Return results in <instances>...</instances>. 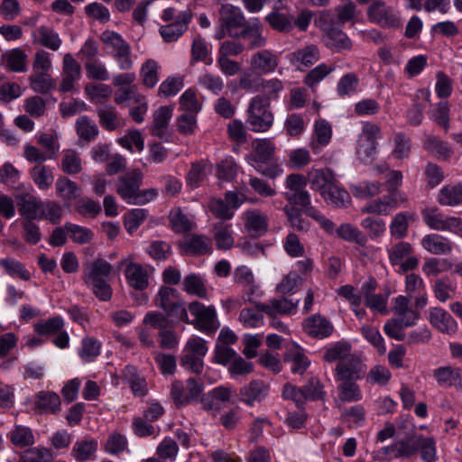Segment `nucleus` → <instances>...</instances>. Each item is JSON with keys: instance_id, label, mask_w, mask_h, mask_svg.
<instances>
[{"instance_id": "obj_52", "label": "nucleus", "mask_w": 462, "mask_h": 462, "mask_svg": "<svg viewBox=\"0 0 462 462\" xmlns=\"http://www.w3.org/2000/svg\"><path fill=\"white\" fill-rule=\"evenodd\" d=\"M336 236L347 242H354L357 245H365L367 239L362 232L355 226L344 223L336 229Z\"/></svg>"}, {"instance_id": "obj_35", "label": "nucleus", "mask_w": 462, "mask_h": 462, "mask_svg": "<svg viewBox=\"0 0 462 462\" xmlns=\"http://www.w3.org/2000/svg\"><path fill=\"white\" fill-rule=\"evenodd\" d=\"M213 238L217 249L228 250L232 248L235 244L232 225L223 221L216 223L213 226Z\"/></svg>"}, {"instance_id": "obj_40", "label": "nucleus", "mask_w": 462, "mask_h": 462, "mask_svg": "<svg viewBox=\"0 0 462 462\" xmlns=\"http://www.w3.org/2000/svg\"><path fill=\"white\" fill-rule=\"evenodd\" d=\"M326 37V45L333 51L341 52L352 48V42L348 36L337 28L330 30Z\"/></svg>"}, {"instance_id": "obj_33", "label": "nucleus", "mask_w": 462, "mask_h": 462, "mask_svg": "<svg viewBox=\"0 0 462 462\" xmlns=\"http://www.w3.org/2000/svg\"><path fill=\"white\" fill-rule=\"evenodd\" d=\"M320 196L328 204L336 208L346 207L351 201L348 192L338 185L337 180Z\"/></svg>"}, {"instance_id": "obj_30", "label": "nucleus", "mask_w": 462, "mask_h": 462, "mask_svg": "<svg viewBox=\"0 0 462 462\" xmlns=\"http://www.w3.org/2000/svg\"><path fill=\"white\" fill-rule=\"evenodd\" d=\"M32 35L34 43L48 48L53 51H58L62 42L58 32L47 26L37 27L32 32Z\"/></svg>"}, {"instance_id": "obj_1", "label": "nucleus", "mask_w": 462, "mask_h": 462, "mask_svg": "<svg viewBox=\"0 0 462 462\" xmlns=\"http://www.w3.org/2000/svg\"><path fill=\"white\" fill-rule=\"evenodd\" d=\"M143 180V173L138 169H134L121 176L117 185V193L129 204L145 205L154 200L158 196V190L154 188L140 190Z\"/></svg>"}, {"instance_id": "obj_46", "label": "nucleus", "mask_w": 462, "mask_h": 462, "mask_svg": "<svg viewBox=\"0 0 462 462\" xmlns=\"http://www.w3.org/2000/svg\"><path fill=\"white\" fill-rule=\"evenodd\" d=\"M124 378L128 382L133 393L135 396H144L147 392V383L143 377L137 374L134 366H126L124 372Z\"/></svg>"}, {"instance_id": "obj_50", "label": "nucleus", "mask_w": 462, "mask_h": 462, "mask_svg": "<svg viewBox=\"0 0 462 462\" xmlns=\"http://www.w3.org/2000/svg\"><path fill=\"white\" fill-rule=\"evenodd\" d=\"M186 249L193 254H205L211 250V241L202 235H190L184 240Z\"/></svg>"}, {"instance_id": "obj_54", "label": "nucleus", "mask_w": 462, "mask_h": 462, "mask_svg": "<svg viewBox=\"0 0 462 462\" xmlns=\"http://www.w3.org/2000/svg\"><path fill=\"white\" fill-rule=\"evenodd\" d=\"M423 148L443 159H448L452 153V150L447 143L433 135L425 136Z\"/></svg>"}, {"instance_id": "obj_24", "label": "nucleus", "mask_w": 462, "mask_h": 462, "mask_svg": "<svg viewBox=\"0 0 462 462\" xmlns=\"http://www.w3.org/2000/svg\"><path fill=\"white\" fill-rule=\"evenodd\" d=\"M319 58V49L315 44L305 45L290 54V61L299 69L312 66Z\"/></svg>"}, {"instance_id": "obj_64", "label": "nucleus", "mask_w": 462, "mask_h": 462, "mask_svg": "<svg viewBox=\"0 0 462 462\" xmlns=\"http://www.w3.org/2000/svg\"><path fill=\"white\" fill-rule=\"evenodd\" d=\"M23 462H51L53 459L52 453L44 447L29 448L22 456Z\"/></svg>"}, {"instance_id": "obj_18", "label": "nucleus", "mask_w": 462, "mask_h": 462, "mask_svg": "<svg viewBox=\"0 0 462 462\" xmlns=\"http://www.w3.org/2000/svg\"><path fill=\"white\" fill-rule=\"evenodd\" d=\"M375 282L370 281L362 285L361 294L365 299V304L374 312L380 314H387V299L388 294L374 293Z\"/></svg>"}, {"instance_id": "obj_48", "label": "nucleus", "mask_w": 462, "mask_h": 462, "mask_svg": "<svg viewBox=\"0 0 462 462\" xmlns=\"http://www.w3.org/2000/svg\"><path fill=\"white\" fill-rule=\"evenodd\" d=\"M438 201L443 206L449 207L462 203V183L443 187L439 191Z\"/></svg>"}, {"instance_id": "obj_53", "label": "nucleus", "mask_w": 462, "mask_h": 462, "mask_svg": "<svg viewBox=\"0 0 462 462\" xmlns=\"http://www.w3.org/2000/svg\"><path fill=\"white\" fill-rule=\"evenodd\" d=\"M62 171L68 174H77L81 171L82 164L79 154L73 149H67L62 152L60 162Z\"/></svg>"}, {"instance_id": "obj_8", "label": "nucleus", "mask_w": 462, "mask_h": 462, "mask_svg": "<svg viewBox=\"0 0 462 462\" xmlns=\"http://www.w3.org/2000/svg\"><path fill=\"white\" fill-rule=\"evenodd\" d=\"M189 311L195 318L189 324H193L198 329L213 333L219 328L214 306H205L199 301H193L189 304Z\"/></svg>"}, {"instance_id": "obj_21", "label": "nucleus", "mask_w": 462, "mask_h": 462, "mask_svg": "<svg viewBox=\"0 0 462 462\" xmlns=\"http://www.w3.org/2000/svg\"><path fill=\"white\" fill-rule=\"evenodd\" d=\"M304 331L312 337L324 338L333 332L331 322L321 315H312L303 323Z\"/></svg>"}, {"instance_id": "obj_42", "label": "nucleus", "mask_w": 462, "mask_h": 462, "mask_svg": "<svg viewBox=\"0 0 462 462\" xmlns=\"http://www.w3.org/2000/svg\"><path fill=\"white\" fill-rule=\"evenodd\" d=\"M97 449V441L93 439H79L72 448V456L77 461L88 460Z\"/></svg>"}, {"instance_id": "obj_59", "label": "nucleus", "mask_w": 462, "mask_h": 462, "mask_svg": "<svg viewBox=\"0 0 462 462\" xmlns=\"http://www.w3.org/2000/svg\"><path fill=\"white\" fill-rule=\"evenodd\" d=\"M395 200L391 197H383L380 199L371 201L365 207L362 208V213H372L378 215H387L395 208Z\"/></svg>"}, {"instance_id": "obj_56", "label": "nucleus", "mask_w": 462, "mask_h": 462, "mask_svg": "<svg viewBox=\"0 0 462 462\" xmlns=\"http://www.w3.org/2000/svg\"><path fill=\"white\" fill-rule=\"evenodd\" d=\"M75 127L79 137L87 142L95 139L98 134V129L95 122L86 116H82L77 119Z\"/></svg>"}, {"instance_id": "obj_13", "label": "nucleus", "mask_w": 462, "mask_h": 462, "mask_svg": "<svg viewBox=\"0 0 462 462\" xmlns=\"http://www.w3.org/2000/svg\"><path fill=\"white\" fill-rule=\"evenodd\" d=\"M367 14L371 21L382 26L399 27L402 23L393 9L381 1L374 2L368 8Z\"/></svg>"}, {"instance_id": "obj_15", "label": "nucleus", "mask_w": 462, "mask_h": 462, "mask_svg": "<svg viewBox=\"0 0 462 462\" xmlns=\"http://www.w3.org/2000/svg\"><path fill=\"white\" fill-rule=\"evenodd\" d=\"M428 319L439 332L453 335L457 330V323L445 310L434 307L429 310Z\"/></svg>"}, {"instance_id": "obj_7", "label": "nucleus", "mask_w": 462, "mask_h": 462, "mask_svg": "<svg viewBox=\"0 0 462 462\" xmlns=\"http://www.w3.org/2000/svg\"><path fill=\"white\" fill-rule=\"evenodd\" d=\"M203 383L190 377L185 383L175 381L171 383V396L177 407L187 406L193 402L200 400L203 392Z\"/></svg>"}, {"instance_id": "obj_61", "label": "nucleus", "mask_w": 462, "mask_h": 462, "mask_svg": "<svg viewBox=\"0 0 462 462\" xmlns=\"http://www.w3.org/2000/svg\"><path fill=\"white\" fill-rule=\"evenodd\" d=\"M183 291L189 294L196 295L199 298H206L207 289L202 278L199 275L190 273L183 280Z\"/></svg>"}, {"instance_id": "obj_49", "label": "nucleus", "mask_w": 462, "mask_h": 462, "mask_svg": "<svg viewBox=\"0 0 462 462\" xmlns=\"http://www.w3.org/2000/svg\"><path fill=\"white\" fill-rule=\"evenodd\" d=\"M461 374V369L449 365L440 366L433 371V376L441 387H451Z\"/></svg>"}, {"instance_id": "obj_43", "label": "nucleus", "mask_w": 462, "mask_h": 462, "mask_svg": "<svg viewBox=\"0 0 462 462\" xmlns=\"http://www.w3.org/2000/svg\"><path fill=\"white\" fill-rule=\"evenodd\" d=\"M29 80L31 88L37 93L46 94L56 88V80L49 72H34Z\"/></svg>"}, {"instance_id": "obj_38", "label": "nucleus", "mask_w": 462, "mask_h": 462, "mask_svg": "<svg viewBox=\"0 0 462 462\" xmlns=\"http://www.w3.org/2000/svg\"><path fill=\"white\" fill-rule=\"evenodd\" d=\"M55 189L58 197L64 201H71L81 194L80 187L66 177H60L55 182Z\"/></svg>"}, {"instance_id": "obj_12", "label": "nucleus", "mask_w": 462, "mask_h": 462, "mask_svg": "<svg viewBox=\"0 0 462 462\" xmlns=\"http://www.w3.org/2000/svg\"><path fill=\"white\" fill-rule=\"evenodd\" d=\"M81 77V67L70 53L63 57L62 61V79L59 86L60 92H70L74 89V84Z\"/></svg>"}, {"instance_id": "obj_47", "label": "nucleus", "mask_w": 462, "mask_h": 462, "mask_svg": "<svg viewBox=\"0 0 462 462\" xmlns=\"http://www.w3.org/2000/svg\"><path fill=\"white\" fill-rule=\"evenodd\" d=\"M161 67L157 61L149 59L145 60L140 70V76L143 86L152 88L159 81V70Z\"/></svg>"}, {"instance_id": "obj_34", "label": "nucleus", "mask_w": 462, "mask_h": 462, "mask_svg": "<svg viewBox=\"0 0 462 462\" xmlns=\"http://www.w3.org/2000/svg\"><path fill=\"white\" fill-rule=\"evenodd\" d=\"M314 139L310 143L314 152H319L320 147L327 146L332 137L331 125L325 119L316 120L314 123Z\"/></svg>"}, {"instance_id": "obj_22", "label": "nucleus", "mask_w": 462, "mask_h": 462, "mask_svg": "<svg viewBox=\"0 0 462 462\" xmlns=\"http://www.w3.org/2000/svg\"><path fill=\"white\" fill-rule=\"evenodd\" d=\"M245 228L253 236H261L268 227V217L257 209L246 210L243 213Z\"/></svg>"}, {"instance_id": "obj_25", "label": "nucleus", "mask_w": 462, "mask_h": 462, "mask_svg": "<svg viewBox=\"0 0 462 462\" xmlns=\"http://www.w3.org/2000/svg\"><path fill=\"white\" fill-rule=\"evenodd\" d=\"M278 56L269 50L255 52L250 60L252 68L263 74L273 72L278 67Z\"/></svg>"}, {"instance_id": "obj_39", "label": "nucleus", "mask_w": 462, "mask_h": 462, "mask_svg": "<svg viewBox=\"0 0 462 462\" xmlns=\"http://www.w3.org/2000/svg\"><path fill=\"white\" fill-rule=\"evenodd\" d=\"M254 154L252 159L258 162H266L273 160L275 146L270 139H256L252 143Z\"/></svg>"}, {"instance_id": "obj_36", "label": "nucleus", "mask_w": 462, "mask_h": 462, "mask_svg": "<svg viewBox=\"0 0 462 462\" xmlns=\"http://www.w3.org/2000/svg\"><path fill=\"white\" fill-rule=\"evenodd\" d=\"M357 380H336L337 383L338 398L342 402H353L362 399V393Z\"/></svg>"}, {"instance_id": "obj_4", "label": "nucleus", "mask_w": 462, "mask_h": 462, "mask_svg": "<svg viewBox=\"0 0 462 462\" xmlns=\"http://www.w3.org/2000/svg\"><path fill=\"white\" fill-rule=\"evenodd\" d=\"M117 104L129 109V116L135 123L143 122L148 111V102L146 97L140 93L137 85L117 88Z\"/></svg>"}, {"instance_id": "obj_63", "label": "nucleus", "mask_w": 462, "mask_h": 462, "mask_svg": "<svg viewBox=\"0 0 462 462\" xmlns=\"http://www.w3.org/2000/svg\"><path fill=\"white\" fill-rule=\"evenodd\" d=\"M37 143L44 149V153L49 159H54L60 151L59 136L56 133L41 134L38 136Z\"/></svg>"}, {"instance_id": "obj_16", "label": "nucleus", "mask_w": 462, "mask_h": 462, "mask_svg": "<svg viewBox=\"0 0 462 462\" xmlns=\"http://www.w3.org/2000/svg\"><path fill=\"white\" fill-rule=\"evenodd\" d=\"M269 383L262 380H253L240 389V398L243 402L253 406L254 402H261L269 394Z\"/></svg>"}, {"instance_id": "obj_32", "label": "nucleus", "mask_w": 462, "mask_h": 462, "mask_svg": "<svg viewBox=\"0 0 462 462\" xmlns=\"http://www.w3.org/2000/svg\"><path fill=\"white\" fill-rule=\"evenodd\" d=\"M29 174L40 190H48L54 182L53 169L45 164H36L30 170Z\"/></svg>"}, {"instance_id": "obj_11", "label": "nucleus", "mask_w": 462, "mask_h": 462, "mask_svg": "<svg viewBox=\"0 0 462 462\" xmlns=\"http://www.w3.org/2000/svg\"><path fill=\"white\" fill-rule=\"evenodd\" d=\"M234 282L244 288L243 299L245 301H253L254 296H260V287L255 282L254 275L252 270L245 266L240 265L234 271Z\"/></svg>"}, {"instance_id": "obj_55", "label": "nucleus", "mask_w": 462, "mask_h": 462, "mask_svg": "<svg viewBox=\"0 0 462 462\" xmlns=\"http://www.w3.org/2000/svg\"><path fill=\"white\" fill-rule=\"evenodd\" d=\"M414 220V217L410 213H398L392 220L390 232L392 236L401 239L407 236L409 222Z\"/></svg>"}, {"instance_id": "obj_6", "label": "nucleus", "mask_w": 462, "mask_h": 462, "mask_svg": "<svg viewBox=\"0 0 462 462\" xmlns=\"http://www.w3.org/2000/svg\"><path fill=\"white\" fill-rule=\"evenodd\" d=\"M422 218L425 224L433 230L460 234L462 232V219L454 216L441 213L438 208H426L422 210Z\"/></svg>"}, {"instance_id": "obj_29", "label": "nucleus", "mask_w": 462, "mask_h": 462, "mask_svg": "<svg viewBox=\"0 0 462 462\" xmlns=\"http://www.w3.org/2000/svg\"><path fill=\"white\" fill-rule=\"evenodd\" d=\"M297 305L298 301L293 302L286 298H281L278 300H272L266 304L259 303L256 305V308L271 318H274L277 315L291 314L296 310Z\"/></svg>"}, {"instance_id": "obj_51", "label": "nucleus", "mask_w": 462, "mask_h": 462, "mask_svg": "<svg viewBox=\"0 0 462 462\" xmlns=\"http://www.w3.org/2000/svg\"><path fill=\"white\" fill-rule=\"evenodd\" d=\"M11 442L19 448L32 446L34 443V436L29 427L15 425L8 434Z\"/></svg>"}, {"instance_id": "obj_44", "label": "nucleus", "mask_w": 462, "mask_h": 462, "mask_svg": "<svg viewBox=\"0 0 462 462\" xmlns=\"http://www.w3.org/2000/svg\"><path fill=\"white\" fill-rule=\"evenodd\" d=\"M432 291L439 301L446 302L454 298L457 286L448 277H442L435 281Z\"/></svg>"}, {"instance_id": "obj_27", "label": "nucleus", "mask_w": 462, "mask_h": 462, "mask_svg": "<svg viewBox=\"0 0 462 462\" xmlns=\"http://www.w3.org/2000/svg\"><path fill=\"white\" fill-rule=\"evenodd\" d=\"M420 245L429 253L438 255L448 254L453 249L450 240L438 234L426 235Z\"/></svg>"}, {"instance_id": "obj_10", "label": "nucleus", "mask_w": 462, "mask_h": 462, "mask_svg": "<svg viewBox=\"0 0 462 462\" xmlns=\"http://www.w3.org/2000/svg\"><path fill=\"white\" fill-rule=\"evenodd\" d=\"M411 254L412 246L407 242H399L388 249L390 263L399 265L402 273L414 270L419 264V259Z\"/></svg>"}, {"instance_id": "obj_2", "label": "nucleus", "mask_w": 462, "mask_h": 462, "mask_svg": "<svg viewBox=\"0 0 462 462\" xmlns=\"http://www.w3.org/2000/svg\"><path fill=\"white\" fill-rule=\"evenodd\" d=\"M111 265L104 259H97L87 264L84 269V281L93 293L101 300H108L113 290L107 283Z\"/></svg>"}, {"instance_id": "obj_9", "label": "nucleus", "mask_w": 462, "mask_h": 462, "mask_svg": "<svg viewBox=\"0 0 462 462\" xmlns=\"http://www.w3.org/2000/svg\"><path fill=\"white\" fill-rule=\"evenodd\" d=\"M244 199L236 191H227L225 199H212L208 208L211 213L221 220H229L234 217V210L238 208Z\"/></svg>"}, {"instance_id": "obj_14", "label": "nucleus", "mask_w": 462, "mask_h": 462, "mask_svg": "<svg viewBox=\"0 0 462 462\" xmlns=\"http://www.w3.org/2000/svg\"><path fill=\"white\" fill-rule=\"evenodd\" d=\"M365 365L362 361L353 356L337 363L335 369V379L336 380H359L365 374Z\"/></svg>"}, {"instance_id": "obj_45", "label": "nucleus", "mask_w": 462, "mask_h": 462, "mask_svg": "<svg viewBox=\"0 0 462 462\" xmlns=\"http://www.w3.org/2000/svg\"><path fill=\"white\" fill-rule=\"evenodd\" d=\"M35 406L45 413H55L60 408V399L55 393L41 392L36 395Z\"/></svg>"}, {"instance_id": "obj_60", "label": "nucleus", "mask_w": 462, "mask_h": 462, "mask_svg": "<svg viewBox=\"0 0 462 462\" xmlns=\"http://www.w3.org/2000/svg\"><path fill=\"white\" fill-rule=\"evenodd\" d=\"M7 67L15 72H23L27 69V55L21 49H13L5 54Z\"/></svg>"}, {"instance_id": "obj_20", "label": "nucleus", "mask_w": 462, "mask_h": 462, "mask_svg": "<svg viewBox=\"0 0 462 462\" xmlns=\"http://www.w3.org/2000/svg\"><path fill=\"white\" fill-rule=\"evenodd\" d=\"M173 108L170 106H162L152 114V125L150 132L152 135L160 139H165L168 134L169 124L172 117Z\"/></svg>"}, {"instance_id": "obj_17", "label": "nucleus", "mask_w": 462, "mask_h": 462, "mask_svg": "<svg viewBox=\"0 0 462 462\" xmlns=\"http://www.w3.org/2000/svg\"><path fill=\"white\" fill-rule=\"evenodd\" d=\"M191 14L189 11L179 12L176 21L160 28V34L167 42L177 41L187 30Z\"/></svg>"}, {"instance_id": "obj_57", "label": "nucleus", "mask_w": 462, "mask_h": 462, "mask_svg": "<svg viewBox=\"0 0 462 462\" xmlns=\"http://www.w3.org/2000/svg\"><path fill=\"white\" fill-rule=\"evenodd\" d=\"M307 123L300 114L292 113L287 116L284 121V130L291 137L300 136L305 131Z\"/></svg>"}, {"instance_id": "obj_26", "label": "nucleus", "mask_w": 462, "mask_h": 462, "mask_svg": "<svg viewBox=\"0 0 462 462\" xmlns=\"http://www.w3.org/2000/svg\"><path fill=\"white\" fill-rule=\"evenodd\" d=\"M125 273L131 287L138 291H143L148 287L149 272L140 263L130 262L126 265Z\"/></svg>"}, {"instance_id": "obj_19", "label": "nucleus", "mask_w": 462, "mask_h": 462, "mask_svg": "<svg viewBox=\"0 0 462 462\" xmlns=\"http://www.w3.org/2000/svg\"><path fill=\"white\" fill-rule=\"evenodd\" d=\"M220 21L229 36H237L234 30L242 28L245 24V19L241 10L231 5H223L221 6Z\"/></svg>"}, {"instance_id": "obj_3", "label": "nucleus", "mask_w": 462, "mask_h": 462, "mask_svg": "<svg viewBox=\"0 0 462 462\" xmlns=\"http://www.w3.org/2000/svg\"><path fill=\"white\" fill-rule=\"evenodd\" d=\"M273 115L269 101L261 95L254 97L247 108V124L254 132H266L273 124Z\"/></svg>"}, {"instance_id": "obj_41", "label": "nucleus", "mask_w": 462, "mask_h": 462, "mask_svg": "<svg viewBox=\"0 0 462 462\" xmlns=\"http://www.w3.org/2000/svg\"><path fill=\"white\" fill-rule=\"evenodd\" d=\"M284 360L292 363L291 369L294 374H303L310 365L308 357L298 346H292L287 350Z\"/></svg>"}, {"instance_id": "obj_37", "label": "nucleus", "mask_w": 462, "mask_h": 462, "mask_svg": "<svg viewBox=\"0 0 462 462\" xmlns=\"http://www.w3.org/2000/svg\"><path fill=\"white\" fill-rule=\"evenodd\" d=\"M198 85L202 89L213 94L219 95L225 87L223 79L217 73L204 70L198 78Z\"/></svg>"}, {"instance_id": "obj_28", "label": "nucleus", "mask_w": 462, "mask_h": 462, "mask_svg": "<svg viewBox=\"0 0 462 462\" xmlns=\"http://www.w3.org/2000/svg\"><path fill=\"white\" fill-rule=\"evenodd\" d=\"M19 211L27 219H36L40 217L42 202L31 193H23L16 197Z\"/></svg>"}, {"instance_id": "obj_5", "label": "nucleus", "mask_w": 462, "mask_h": 462, "mask_svg": "<svg viewBox=\"0 0 462 462\" xmlns=\"http://www.w3.org/2000/svg\"><path fill=\"white\" fill-rule=\"evenodd\" d=\"M381 128L372 123H365L357 138L356 154L364 163L371 162L377 152V139L380 138Z\"/></svg>"}, {"instance_id": "obj_62", "label": "nucleus", "mask_w": 462, "mask_h": 462, "mask_svg": "<svg viewBox=\"0 0 462 462\" xmlns=\"http://www.w3.org/2000/svg\"><path fill=\"white\" fill-rule=\"evenodd\" d=\"M178 299H180V294L176 289L162 286L160 288L158 293L154 298V304L156 307L162 309L164 312Z\"/></svg>"}, {"instance_id": "obj_58", "label": "nucleus", "mask_w": 462, "mask_h": 462, "mask_svg": "<svg viewBox=\"0 0 462 462\" xmlns=\"http://www.w3.org/2000/svg\"><path fill=\"white\" fill-rule=\"evenodd\" d=\"M270 26L278 32H288L293 28V17L273 11L266 16Z\"/></svg>"}, {"instance_id": "obj_23", "label": "nucleus", "mask_w": 462, "mask_h": 462, "mask_svg": "<svg viewBox=\"0 0 462 462\" xmlns=\"http://www.w3.org/2000/svg\"><path fill=\"white\" fill-rule=\"evenodd\" d=\"M393 312L394 318L403 320L406 326L415 325L420 319L419 312L410 307V300L408 297L402 295L393 300Z\"/></svg>"}, {"instance_id": "obj_31", "label": "nucleus", "mask_w": 462, "mask_h": 462, "mask_svg": "<svg viewBox=\"0 0 462 462\" xmlns=\"http://www.w3.org/2000/svg\"><path fill=\"white\" fill-rule=\"evenodd\" d=\"M306 178L310 188L319 191L320 194L336 180V177L330 169L312 168L308 171Z\"/></svg>"}]
</instances>
